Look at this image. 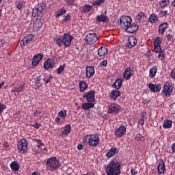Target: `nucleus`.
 Returning <instances> with one entry per match:
<instances>
[{"mask_svg":"<svg viewBox=\"0 0 175 175\" xmlns=\"http://www.w3.org/2000/svg\"><path fill=\"white\" fill-rule=\"evenodd\" d=\"M105 173L107 175H120L121 174V162L117 159L111 160L105 166Z\"/></svg>","mask_w":175,"mask_h":175,"instance_id":"f257e3e1","label":"nucleus"},{"mask_svg":"<svg viewBox=\"0 0 175 175\" xmlns=\"http://www.w3.org/2000/svg\"><path fill=\"white\" fill-rule=\"evenodd\" d=\"M73 36L69 33H65L63 36H56L55 37V43L59 47H62V44L65 47H70Z\"/></svg>","mask_w":175,"mask_h":175,"instance_id":"f03ea898","label":"nucleus"},{"mask_svg":"<svg viewBox=\"0 0 175 175\" xmlns=\"http://www.w3.org/2000/svg\"><path fill=\"white\" fill-rule=\"evenodd\" d=\"M46 170L51 172H54L57 170V167L61 166L59 164V161L57 160V157L49 158L46 161Z\"/></svg>","mask_w":175,"mask_h":175,"instance_id":"7ed1b4c3","label":"nucleus"},{"mask_svg":"<svg viewBox=\"0 0 175 175\" xmlns=\"http://www.w3.org/2000/svg\"><path fill=\"white\" fill-rule=\"evenodd\" d=\"M131 23L132 18H131V16H122L120 18L118 25L120 28H124L125 30Z\"/></svg>","mask_w":175,"mask_h":175,"instance_id":"20e7f679","label":"nucleus"},{"mask_svg":"<svg viewBox=\"0 0 175 175\" xmlns=\"http://www.w3.org/2000/svg\"><path fill=\"white\" fill-rule=\"evenodd\" d=\"M99 135L95 134H91L88 136V144L90 147H98L99 145Z\"/></svg>","mask_w":175,"mask_h":175,"instance_id":"39448f33","label":"nucleus"},{"mask_svg":"<svg viewBox=\"0 0 175 175\" xmlns=\"http://www.w3.org/2000/svg\"><path fill=\"white\" fill-rule=\"evenodd\" d=\"M173 85L172 84V82L168 81L165 82L164 87L163 88L162 92L163 95L165 96V98H169L173 94Z\"/></svg>","mask_w":175,"mask_h":175,"instance_id":"423d86ee","label":"nucleus"},{"mask_svg":"<svg viewBox=\"0 0 175 175\" xmlns=\"http://www.w3.org/2000/svg\"><path fill=\"white\" fill-rule=\"evenodd\" d=\"M17 147L19 152L24 154L28 151V142L25 139H22L17 143Z\"/></svg>","mask_w":175,"mask_h":175,"instance_id":"0eeeda50","label":"nucleus"},{"mask_svg":"<svg viewBox=\"0 0 175 175\" xmlns=\"http://www.w3.org/2000/svg\"><path fill=\"white\" fill-rule=\"evenodd\" d=\"M121 110V106L116 103H112L108 107V114H118Z\"/></svg>","mask_w":175,"mask_h":175,"instance_id":"6e6552de","label":"nucleus"},{"mask_svg":"<svg viewBox=\"0 0 175 175\" xmlns=\"http://www.w3.org/2000/svg\"><path fill=\"white\" fill-rule=\"evenodd\" d=\"M96 40H98V37L95 33H90L85 37V41L89 44H95V43H96Z\"/></svg>","mask_w":175,"mask_h":175,"instance_id":"1a4fd4ad","label":"nucleus"},{"mask_svg":"<svg viewBox=\"0 0 175 175\" xmlns=\"http://www.w3.org/2000/svg\"><path fill=\"white\" fill-rule=\"evenodd\" d=\"M135 70H133V68L127 67L123 72V77L125 80H131V77L133 76Z\"/></svg>","mask_w":175,"mask_h":175,"instance_id":"9d476101","label":"nucleus"},{"mask_svg":"<svg viewBox=\"0 0 175 175\" xmlns=\"http://www.w3.org/2000/svg\"><path fill=\"white\" fill-rule=\"evenodd\" d=\"M95 94H96L95 90H90V92H86L83 96L86 98L87 102L92 103L95 102Z\"/></svg>","mask_w":175,"mask_h":175,"instance_id":"9b49d317","label":"nucleus"},{"mask_svg":"<svg viewBox=\"0 0 175 175\" xmlns=\"http://www.w3.org/2000/svg\"><path fill=\"white\" fill-rule=\"evenodd\" d=\"M126 133V128L125 126H120L114 131L115 137H122Z\"/></svg>","mask_w":175,"mask_h":175,"instance_id":"f8f14e48","label":"nucleus"},{"mask_svg":"<svg viewBox=\"0 0 175 175\" xmlns=\"http://www.w3.org/2000/svg\"><path fill=\"white\" fill-rule=\"evenodd\" d=\"M44 9V4L40 3L38 4L37 8L33 9L32 11V16L33 17H36V16H39L42 12H43V10Z\"/></svg>","mask_w":175,"mask_h":175,"instance_id":"ddd939ff","label":"nucleus"},{"mask_svg":"<svg viewBox=\"0 0 175 175\" xmlns=\"http://www.w3.org/2000/svg\"><path fill=\"white\" fill-rule=\"evenodd\" d=\"M138 29L139 25H136L135 23H131L126 27L124 31H126V32H128V33H135V32H137Z\"/></svg>","mask_w":175,"mask_h":175,"instance_id":"4468645a","label":"nucleus"},{"mask_svg":"<svg viewBox=\"0 0 175 175\" xmlns=\"http://www.w3.org/2000/svg\"><path fill=\"white\" fill-rule=\"evenodd\" d=\"M32 40H33V35L29 34L21 40V41L20 42V46L23 47L26 44H28V43L32 42Z\"/></svg>","mask_w":175,"mask_h":175,"instance_id":"2eb2a0df","label":"nucleus"},{"mask_svg":"<svg viewBox=\"0 0 175 175\" xmlns=\"http://www.w3.org/2000/svg\"><path fill=\"white\" fill-rule=\"evenodd\" d=\"M42 59H43V54L39 53V54L35 55L32 59L33 66H38V65H39V62H40V61H42Z\"/></svg>","mask_w":175,"mask_h":175,"instance_id":"dca6fc26","label":"nucleus"},{"mask_svg":"<svg viewBox=\"0 0 175 175\" xmlns=\"http://www.w3.org/2000/svg\"><path fill=\"white\" fill-rule=\"evenodd\" d=\"M128 40L129 43L126 44V47H129V49H132L135 44H137V40L135 36H131Z\"/></svg>","mask_w":175,"mask_h":175,"instance_id":"f3484780","label":"nucleus"},{"mask_svg":"<svg viewBox=\"0 0 175 175\" xmlns=\"http://www.w3.org/2000/svg\"><path fill=\"white\" fill-rule=\"evenodd\" d=\"M55 64L54 63V60L53 59H48L46 62H44V69L48 70V69H51L54 68Z\"/></svg>","mask_w":175,"mask_h":175,"instance_id":"a211bd4d","label":"nucleus"},{"mask_svg":"<svg viewBox=\"0 0 175 175\" xmlns=\"http://www.w3.org/2000/svg\"><path fill=\"white\" fill-rule=\"evenodd\" d=\"M148 88L152 92H159L162 90V86H161V84L149 83Z\"/></svg>","mask_w":175,"mask_h":175,"instance_id":"6ab92c4d","label":"nucleus"},{"mask_svg":"<svg viewBox=\"0 0 175 175\" xmlns=\"http://www.w3.org/2000/svg\"><path fill=\"white\" fill-rule=\"evenodd\" d=\"M43 27V21L42 19H36L33 24V31H39Z\"/></svg>","mask_w":175,"mask_h":175,"instance_id":"aec40b11","label":"nucleus"},{"mask_svg":"<svg viewBox=\"0 0 175 175\" xmlns=\"http://www.w3.org/2000/svg\"><path fill=\"white\" fill-rule=\"evenodd\" d=\"M168 27H169V24L167 23V22L161 23L159 27V35H163V33H165V31H166V29H167Z\"/></svg>","mask_w":175,"mask_h":175,"instance_id":"412c9836","label":"nucleus"},{"mask_svg":"<svg viewBox=\"0 0 175 175\" xmlns=\"http://www.w3.org/2000/svg\"><path fill=\"white\" fill-rule=\"evenodd\" d=\"M94 75H95V69L94 68V67L87 66L86 67V77H88V79H91V77H92L94 76Z\"/></svg>","mask_w":175,"mask_h":175,"instance_id":"4be33fe9","label":"nucleus"},{"mask_svg":"<svg viewBox=\"0 0 175 175\" xmlns=\"http://www.w3.org/2000/svg\"><path fill=\"white\" fill-rule=\"evenodd\" d=\"M96 20L98 23H109V17L103 14L97 16Z\"/></svg>","mask_w":175,"mask_h":175,"instance_id":"5701e85b","label":"nucleus"},{"mask_svg":"<svg viewBox=\"0 0 175 175\" xmlns=\"http://www.w3.org/2000/svg\"><path fill=\"white\" fill-rule=\"evenodd\" d=\"M157 170L160 174H165V162L163 161H159Z\"/></svg>","mask_w":175,"mask_h":175,"instance_id":"b1692460","label":"nucleus"},{"mask_svg":"<svg viewBox=\"0 0 175 175\" xmlns=\"http://www.w3.org/2000/svg\"><path fill=\"white\" fill-rule=\"evenodd\" d=\"M24 85H25L23 84L19 87L15 88V90H12L11 92H14L15 96H18V94H20V92H23Z\"/></svg>","mask_w":175,"mask_h":175,"instance_id":"393cba45","label":"nucleus"},{"mask_svg":"<svg viewBox=\"0 0 175 175\" xmlns=\"http://www.w3.org/2000/svg\"><path fill=\"white\" fill-rule=\"evenodd\" d=\"M88 88V84H87V81H79V90L81 92H84L85 90Z\"/></svg>","mask_w":175,"mask_h":175,"instance_id":"a878e982","label":"nucleus"},{"mask_svg":"<svg viewBox=\"0 0 175 175\" xmlns=\"http://www.w3.org/2000/svg\"><path fill=\"white\" fill-rule=\"evenodd\" d=\"M144 20H146V14H144V12H139V14H137L135 17V21L138 23Z\"/></svg>","mask_w":175,"mask_h":175,"instance_id":"bb28decb","label":"nucleus"},{"mask_svg":"<svg viewBox=\"0 0 175 175\" xmlns=\"http://www.w3.org/2000/svg\"><path fill=\"white\" fill-rule=\"evenodd\" d=\"M11 170L12 172H18L20 164L17 161H12L10 164Z\"/></svg>","mask_w":175,"mask_h":175,"instance_id":"cd10ccee","label":"nucleus"},{"mask_svg":"<svg viewBox=\"0 0 175 175\" xmlns=\"http://www.w3.org/2000/svg\"><path fill=\"white\" fill-rule=\"evenodd\" d=\"M95 104L94 103H85L82 105V109L83 110H90V109H94Z\"/></svg>","mask_w":175,"mask_h":175,"instance_id":"c85d7f7f","label":"nucleus"},{"mask_svg":"<svg viewBox=\"0 0 175 175\" xmlns=\"http://www.w3.org/2000/svg\"><path fill=\"white\" fill-rule=\"evenodd\" d=\"M117 152V148H111L109 152H107L106 156L107 158H111L112 157H114Z\"/></svg>","mask_w":175,"mask_h":175,"instance_id":"c756f323","label":"nucleus"},{"mask_svg":"<svg viewBox=\"0 0 175 175\" xmlns=\"http://www.w3.org/2000/svg\"><path fill=\"white\" fill-rule=\"evenodd\" d=\"M92 9V5H85L80 8V11L81 13H88Z\"/></svg>","mask_w":175,"mask_h":175,"instance_id":"7c9ffc66","label":"nucleus"},{"mask_svg":"<svg viewBox=\"0 0 175 175\" xmlns=\"http://www.w3.org/2000/svg\"><path fill=\"white\" fill-rule=\"evenodd\" d=\"M121 92L118 90H113L110 94L111 99L116 100L118 96H120Z\"/></svg>","mask_w":175,"mask_h":175,"instance_id":"2f4dec72","label":"nucleus"},{"mask_svg":"<svg viewBox=\"0 0 175 175\" xmlns=\"http://www.w3.org/2000/svg\"><path fill=\"white\" fill-rule=\"evenodd\" d=\"M148 21L151 24H157L158 23V16L155 14H152L149 17Z\"/></svg>","mask_w":175,"mask_h":175,"instance_id":"473e14b6","label":"nucleus"},{"mask_svg":"<svg viewBox=\"0 0 175 175\" xmlns=\"http://www.w3.org/2000/svg\"><path fill=\"white\" fill-rule=\"evenodd\" d=\"M112 87L116 88V90H120L122 87V81L120 79H116Z\"/></svg>","mask_w":175,"mask_h":175,"instance_id":"72a5a7b5","label":"nucleus"},{"mask_svg":"<svg viewBox=\"0 0 175 175\" xmlns=\"http://www.w3.org/2000/svg\"><path fill=\"white\" fill-rule=\"evenodd\" d=\"M106 54H107V49H106L105 47H100V49H98V55H99V57H105Z\"/></svg>","mask_w":175,"mask_h":175,"instance_id":"f704fd0d","label":"nucleus"},{"mask_svg":"<svg viewBox=\"0 0 175 175\" xmlns=\"http://www.w3.org/2000/svg\"><path fill=\"white\" fill-rule=\"evenodd\" d=\"M157 70L158 68H157V66H154L150 69L149 76L151 77V79H154V77H155Z\"/></svg>","mask_w":175,"mask_h":175,"instance_id":"c9c22d12","label":"nucleus"},{"mask_svg":"<svg viewBox=\"0 0 175 175\" xmlns=\"http://www.w3.org/2000/svg\"><path fill=\"white\" fill-rule=\"evenodd\" d=\"M66 13V10L64 8H60L55 12V17L64 16Z\"/></svg>","mask_w":175,"mask_h":175,"instance_id":"e433bc0d","label":"nucleus"},{"mask_svg":"<svg viewBox=\"0 0 175 175\" xmlns=\"http://www.w3.org/2000/svg\"><path fill=\"white\" fill-rule=\"evenodd\" d=\"M173 125V122L172 120H165L163 124V128L170 129Z\"/></svg>","mask_w":175,"mask_h":175,"instance_id":"4c0bfd02","label":"nucleus"},{"mask_svg":"<svg viewBox=\"0 0 175 175\" xmlns=\"http://www.w3.org/2000/svg\"><path fill=\"white\" fill-rule=\"evenodd\" d=\"M170 3V0H162L160 2L159 8L160 9H165Z\"/></svg>","mask_w":175,"mask_h":175,"instance_id":"58836bf2","label":"nucleus"},{"mask_svg":"<svg viewBox=\"0 0 175 175\" xmlns=\"http://www.w3.org/2000/svg\"><path fill=\"white\" fill-rule=\"evenodd\" d=\"M43 80L46 84H49L53 80V77L48 74H44Z\"/></svg>","mask_w":175,"mask_h":175,"instance_id":"ea45409f","label":"nucleus"},{"mask_svg":"<svg viewBox=\"0 0 175 175\" xmlns=\"http://www.w3.org/2000/svg\"><path fill=\"white\" fill-rule=\"evenodd\" d=\"M24 6H25V3L23 1L20 0L16 2V7L18 10H21Z\"/></svg>","mask_w":175,"mask_h":175,"instance_id":"a19ab883","label":"nucleus"},{"mask_svg":"<svg viewBox=\"0 0 175 175\" xmlns=\"http://www.w3.org/2000/svg\"><path fill=\"white\" fill-rule=\"evenodd\" d=\"M70 131H72V128L69 124L66 125L64 127V131L62 132L63 135H68L70 133Z\"/></svg>","mask_w":175,"mask_h":175,"instance_id":"79ce46f5","label":"nucleus"},{"mask_svg":"<svg viewBox=\"0 0 175 175\" xmlns=\"http://www.w3.org/2000/svg\"><path fill=\"white\" fill-rule=\"evenodd\" d=\"M36 88H40L42 84L40 83V77H37L35 81Z\"/></svg>","mask_w":175,"mask_h":175,"instance_id":"37998d69","label":"nucleus"},{"mask_svg":"<svg viewBox=\"0 0 175 175\" xmlns=\"http://www.w3.org/2000/svg\"><path fill=\"white\" fill-rule=\"evenodd\" d=\"M135 140H137V142H144V137L142 134L138 133L136 135Z\"/></svg>","mask_w":175,"mask_h":175,"instance_id":"c03bdc74","label":"nucleus"},{"mask_svg":"<svg viewBox=\"0 0 175 175\" xmlns=\"http://www.w3.org/2000/svg\"><path fill=\"white\" fill-rule=\"evenodd\" d=\"M58 116L61 117V118H63V120L65 119V118L66 117V111H60L58 113Z\"/></svg>","mask_w":175,"mask_h":175,"instance_id":"a18cd8bd","label":"nucleus"},{"mask_svg":"<svg viewBox=\"0 0 175 175\" xmlns=\"http://www.w3.org/2000/svg\"><path fill=\"white\" fill-rule=\"evenodd\" d=\"M154 46H161V38L159 37L156 38L154 42Z\"/></svg>","mask_w":175,"mask_h":175,"instance_id":"49530a36","label":"nucleus"},{"mask_svg":"<svg viewBox=\"0 0 175 175\" xmlns=\"http://www.w3.org/2000/svg\"><path fill=\"white\" fill-rule=\"evenodd\" d=\"M65 68V65H61L57 70V74L61 75L62 72H64Z\"/></svg>","mask_w":175,"mask_h":175,"instance_id":"de8ad7c7","label":"nucleus"},{"mask_svg":"<svg viewBox=\"0 0 175 175\" xmlns=\"http://www.w3.org/2000/svg\"><path fill=\"white\" fill-rule=\"evenodd\" d=\"M72 20V17L69 14H67L66 15L64 16L63 21L64 23H66V21H70Z\"/></svg>","mask_w":175,"mask_h":175,"instance_id":"09e8293b","label":"nucleus"},{"mask_svg":"<svg viewBox=\"0 0 175 175\" xmlns=\"http://www.w3.org/2000/svg\"><path fill=\"white\" fill-rule=\"evenodd\" d=\"M105 1H106V0H96V2L93 3V5H94V6H95L96 5L98 6H99V5H102V4L105 3Z\"/></svg>","mask_w":175,"mask_h":175,"instance_id":"8fccbe9b","label":"nucleus"},{"mask_svg":"<svg viewBox=\"0 0 175 175\" xmlns=\"http://www.w3.org/2000/svg\"><path fill=\"white\" fill-rule=\"evenodd\" d=\"M36 143H37V147H38V148H40V147L44 146V144L42 142V140H40V139H36Z\"/></svg>","mask_w":175,"mask_h":175,"instance_id":"3c124183","label":"nucleus"},{"mask_svg":"<svg viewBox=\"0 0 175 175\" xmlns=\"http://www.w3.org/2000/svg\"><path fill=\"white\" fill-rule=\"evenodd\" d=\"M146 120H147V117L144 116V115L142 116V117L141 118V119L139 120V124L140 125H144V121H146Z\"/></svg>","mask_w":175,"mask_h":175,"instance_id":"603ef678","label":"nucleus"},{"mask_svg":"<svg viewBox=\"0 0 175 175\" xmlns=\"http://www.w3.org/2000/svg\"><path fill=\"white\" fill-rule=\"evenodd\" d=\"M159 14L162 16V17H167V11H160Z\"/></svg>","mask_w":175,"mask_h":175,"instance_id":"864d4df0","label":"nucleus"},{"mask_svg":"<svg viewBox=\"0 0 175 175\" xmlns=\"http://www.w3.org/2000/svg\"><path fill=\"white\" fill-rule=\"evenodd\" d=\"M6 109V105L3 104H0V114H2V111H3Z\"/></svg>","mask_w":175,"mask_h":175,"instance_id":"5fc2aeb1","label":"nucleus"},{"mask_svg":"<svg viewBox=\"0 0 175 175\" xmlns=\"http://www.w3.org/2000/svg\"><path fill=\"white\" fill-rule=\"evenodd\" d=\"M32 126L36 129H39L42 126V124L36 122L35 124L32 125Z\"/></svg>","mask_w":175,"mask_h":175,"instance_id":"6e6d98bb","label":"nucleus"},{"mask_svg":"<svg viewBox=\"0 0 175 175\" xmlns=\"http://www.w3.org/2000/svg\"><path fill=\"white\" fill-rule=\"evenodd\" d=\"M90 135H86L83 138V143H84V144H87V143H88V137H89Z\"/></svg>","mask_w":175,"mask_h":175,"instance_id":"4d7b16f0","label":"nucleus"},{"mask_svg":"<svg viewBox=\"0 0 175 175\" xmlns=\"http://www.w3.org/2000/svg\"><path fill=\"white\" fill-rule=\"evenodd\" d=\"M161 51H162L161 46H154V52L155 53H161Z\"/></svg>","mask_w":175,"mask_h":175,"instance_id":"13d9d810","label":"nucleus"},{"mask_svg":"<svg viewBox=\"0 0 175 175\" xmlns=\"http://www.w3.org/2000/svg\"><path fill=\"white\" fill-rule=\"evenodd\" d=\"M167 40H168V42H172V40H173V36L170 35V34H167L166 36Z\"/></svg>","mask_w":175,"mask_h":175,"instance_id":"bf43d9fd","label":"nucleus"},{"mask_svg":"<svg viewBox=\"0 0 175 175\" xmlns=\"http://www.w3.org/2000/svg\"><path fill=\"white\" fill-rule=\"evenodd\" d=\"M101 66H107V60H103V62H100Z\"/></svg>","mask_w":175,"mask_h":175,"instance_id":"052dcab7","label":"nucleus"},{"mask_svg":"<svg viewBox=\"0 0 175 175\" xmlns=\"http://www.w3.org/2000/svg\"><path fill=\"white\" fill-rule=\"evenodd\" d=\"M33 116L34 117H39V116H40V111H36L34 113H33Z\"/></svg>","mask_w":175,"mask_h":175,"instance_id":"680f3d73","label":"nucleus"},{"mask_svg":"<svg viewBox=\"0 0 175 175\" xmlns=\"http://www.w3.org/2000/svg\"><path fill=\"white\" fill-rule=\"evenodd\" d=\"M171 77L172 79H175V68H174L172 71H171Z\"/></svg>","mask_w":175,"mask_h":175,"instance_id":"e2e57ef3","label":"nucleus"},{"mask_svg":"<svg viewBox=\"0 0 175 175\" xmlns=\"http://www.w3.org/2000/svg\"><path fill=\"white\" fill-rule=\"evenodd\" d=\"M131 173L132 175H136L137 174V171L135 169H131Z\"/></svg>","mask_w":175,"mask_h":175,"instance_id":"0e129e2a","label":"nucleus"},{"mask_svg":"<svg viewBox=\"0 0 175 175\" xmlns=\"http://www.w3.org/2000/svg\"><path fill=\"white\" fill-rule=\"evenodd\" d=\"M42 147L43 148H42V154H46V152H47V148H46L44 145Z\"/></svg>","mask_w":175,"mask_h":175,"instance_id":"69168bd1","label":"nucleus"},{"mask_svg":"<svg viewBox=\"0 0 175 175\" xmlns=\"http://www.w3.org/2000/svg\"><path fill=\"white\" fill-rule=\"evenodd\" d=\"M31 175H40V172H33Z\"/></svg>","mask_w":175,"mask_h":175,"instance_id":"338daca9","label":"nucleus"},{"mask_svg":"<svg viewBox=\"0 0 175 175\" xmlns=\"http://www.w3.org/2000/svg\"><path fill=\"white\" fill-rule=\"evenodd\" d=\"M172 150L173 152H175V143L172 145Z\"/></svg>","mask_w":175,"mask_h":175,"instance_id":"774afa93","label":"nucleus"}]
</instances>
